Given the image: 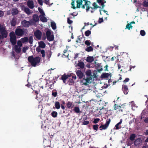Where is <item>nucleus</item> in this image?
Listing matches in <instances>:
<instances>
[{"instance_id":"f257e3e1","label":"nucleus","mask_w":148,"mask_h":148,"mask_svg":"<svg viewBox=\"0 0 148 148\" xmlns=\"http://www.w3.org/2000/svg\"><path fill=\"white\" fill-rule=\"evenodd\" d=\"M37 22V14H35L33 16L32 19L29 21L24 20L21 22V24L25 27H28L30 26L34 25L36 26Z\"/></svg>"},{"instance_id":"f03ea898","label":"nucleus","mask_w":148,"mask_h":148,"mask_svg":"<svg viewBox=\"0 0 148 148\" xmlns=\"http://www.w3.org/2000/svg\"><path fill=\"white\" fill-rule=\"evenodd\" d=\"M8 35V33L5 27L0 25V40L6 38Z\"/></svg>"},{"instance_id":"7ed1b4c3","label":"nucleus","mask_w":148,"mask_h":148,"mask_svg":"<svg viewBox=\"0 0 148 148\" xmlns=\"http://www.w3.org/2000/svg\"><path fill=\"white\" fill-rule=\"evenodd\" d=\"M10 41L12 45H14L16 43V38L15 34L13 31L10 32L9 34Z\"/></svg>"},{"instance_id":"20e7f679","label":"nucleus","mask_w":148,"mask_h":148,"mask_svg":"<svg viewBox=\"0 0 148 148\" xmlns=\"http://www.w3.org/2000/svg\"><path fill=\"white\" fill-rule=\"evenodd\" d=\"M28 61L33 66H36L37 64V57L34 58L33 56H29L28 58Z\"/></svg>"},{"instance_id":"39448f33","label":"nucleus","mask_w":148,"mask_h":148,"mask_svg":"<svg viewBox=\"0 0 148 148\" xmlns=\"http://www.w3.org/2000/svg\"><path fill=\"white\" fill-rule=\"evenodd\" d=\"M92 81V78H86V79H83L81 81L80 83L81 85H87L90 83Z\"/></svg>"},{"instance_id":"423d86ee","label":"nucleus","mask_w":148,"mask_h":148,"mask_svg":"<svg viewBox=\"0 0 148 148\" xmlns=\"http://www.w3.org/2000/svg\"><path fill=\"white\" fill-rule=\"evenodd\" d=\"M50 30H48L46 32V34L47 40L49 41H52L54 40V36Z\"/></svg>"},{"instance_id":"0eeeda50","label":"nucleus","mask_w":148,"mask_h":148,"mask_svg":"<svg viewBox=\"0 0 148 148\" xmlns=\"http://www.w3.org/2000/svg\"><path fill=\"white\" fill-rule=\"evenodd\" d=\"M114 110H116V114H117L120 112H122L123 111V107L121 106H119L116 104H115L114 106Z\"/></svg>"},{"instance_id":"6e6552de","label":"nucleus","mask_w":148,"mask_h":148,"mask_svg":"<svg viewBox=\"0 0 148 148\" xmlns=\"http://www.w3.org/2000/svg\"><path fill=\"white\" fill-rule=\"evenodd\" d=\"M23 30L20 28H17L15 31L16 35L17 36H22L24 34Z\"/></svg>"},{"instance_id":"1a4fd4ad","label":"nucleus","mask_w":148,"mask_h":148,"mask_svg":"<svg viewBox=\"0 0 148 148\" xmlns=\"http://www.w3.org/2000/svg\"><path fill=\"white\" fill-rule=\"evenodd\" d=\"M77 6L78 8H80L81 6L82 8V6L85 4V1L84 0H77L76 1Z\"/></svg>"},{"instance_id":"9d476101","label":"nucleus","mask_w":148,"mask_h":148,"mask_svg":"<svg viewBox=\"0 0 148 148\" xmlns=\"http://www.w3.org/2000/svg\"><path fill=\"white\" fill-rule=\"evenodd\" d=\"M110 123V120L108 121L104 125H101L100 127V130H105L106 129Z\"/></svg>"},{"instance_id":"9b49d317","label":"nucleus","mask_w":148,"mask_h":148,"mask_svg":"<svg viewBox=\"0 0 148 148\" xmlns=\"http://www.w3.org/2000/svg\"><path fill=\"white\" fill-rule=\"evenodd\" d=\"M45 14L39 15V18L41 21L43 22H46L47 21V19L45 16Z\"/></svg>"},{"instance_id":"f8f14e48","label":"nucleus","mask_w":148,"mask_h":148,"mask_svg":"<svg viewBox=\"0 0 148 148\" xmlns=\"http://www.w3.org/2000/svg\"><path fill=\"white\" fill-rule=\"evenodd\" d=\"M76 73L77 76L80 79L82 78L84 76L83 73L81 71L79 70H77Z\"/></svg>"},{"instance_id":"ddd939ff","label":"nucleus","mask_w":148,"mask_h":148,"mask_svg":"<svg viewBox=\"0 0 148 148\" xmlns=\"http://www.w3.org/2000/svg\"><path fill=\"white\" fill-rule=\"evenodd\" d=\"M71 75H64L62 76L61 79L63 81L64 83H66V80L68 78L71 77Z\"/></svg>"},{"instance_id":"4468645a","label":"nucleus","mask_w":148,"mask_h":148,"mask_svg":"<svg viewBox=\"0 0 148 148\" xmlns=\"http://www.w3.org/2000/svg\"><path fill=\"white\" fill-rule=\"evenodd\" d=\"M122 90L125 94H127L128 92V88L127 86L126 85H123Z\"/></svg>"},{"instance_id":"2eb2a0df","label":"nucleus","mask_w":148,"mask_h":148,"mask_svg":"<svg viewBox=\"0 0 148 148\" xmlns=\"http://www.w3.org/2000/svg\"><path fill=\"white\" fill-rule=\"evenodd\" d=\"M17 18L16 17H14L10 21L11 25L12 26H14L16 23Z\"/></svg>"},{"instance_id":"dca6fc26","label":"nucleus","mask_w":148,"mask_h":148,"mask_svg":"<svg viewBox=\"0 0 148 148\" xmlns=\"http://www.w3.org/2000/svg\"><path fill=\"white\" fill-rule=\"evenodd\" d=\"M141 142L142 140L140 138H138L135 141L134 144L136 146H138L140 145Z\"/></svg>"},{"instance_id":"f3484780","label":"nucleus","mask_w":148,"mask_h":148,"mask_svg":"<svg viewBox=\"0 0 148 148\" xmlns=\"http://www.w3.org/2000/svg\"><path fill=\"white\" fill-rule=\"evenodd\" d=\"M27 6L31 9L33 8L34 7V3L32 1L29 0L27 3Z\"/></svg>"},{"instance_id":"a211bd4d","label":"nucleus","mask_w":148,"mask_h":148,"mask_svg":"<svg viewBox=\"0 0 148 148\" xmlns=\"http://www.w3.org/2000/svg\"><path fill=\"white\" fill-rule=\"evenodd\" d=\"M75 65V66H79L81 69H83L84 67V64L82 62L79 61L78 63Z\"/></svg>"},{"instance_id":"6ab92c4d","label":"nucleus","mask_w":148,"mask_h":148,"mask_svg":"<svg viewBox=\"0 0 148 148\" xmlns=\"http://www.w3.org/2000/svg\"><path fill=\"white\" fill-rule=\"evenodd\" d=\"M18 12V10L16 8H12L11 10V14L13 16L17 14Z\"/></svg>"},{"instance_id":"aec40b11","label":"nucleus","mask_w":148,"mask_h":148,"mask_svg":"<svg viewBox=\"0 0 148 148\" xmlns=\"http://www.w3.org/2000/svg\"><path fill=\"white\" fill-rule=\"evenodd\" d=\"M14 49L15 52L17 53H19L21 51V49L20 47H18L17 45H14Z\"/></svg>"},{"instance_id":"412c9836","label":"nucleus","mask_w":148,"mask_h":148,"mask_svg":"<svg viewBox=\"0 0 148 148\" xmlns=\"http://www.w3.org/2000/svg\"><path fill=\"white\" fill-rule=\"evenodd\" d=\"M38 15H45V12L42 8L38 7Z\"/></svg>"},{"instance_id":"4be33fe9","label":"nucleus","mask_w":148,"mask_h":148,"mask_svg":"<svg viewBox=\"0 0 148 148\" xmlns=\"http://www.w3.org/2000/svg\"><path fill=\"white\" fill-rule=\"evenodd\" d=\"M95 57L93 56H88L86 58V61L89 62H92L95 59Z\"/></svg>"},{"instance_id":"5701e85b","label":"nucleus","mask_w":148,"mask_h":148,"mask_svg":"<svg viewBox=\"0 0 148 148\" xmlns=\"http://www.w3.org/2000/svg\"><path fill=\"white\" fill-rule=\"evenodd\" d=\"M39 47L42 48H44L45 47V44L42 41H41L38 42Z\"/></svg>"},{"instance_id":"b1692460","label":"nucleus","mask_w":148,"mask_h":148,"mask_svg":"<svg viewBox=\"0 0 148 148\" xmlns=\"http://www.w3.org/2000/svg\"><path fill=\"white\" fill-rule=\"evenodd\" d=\"M130 103L131 104L132 108V110H134L137 108V106L136 105L134 102L132 101Z\"/></svg>"},{"instance_id":"393cba45","label":"nucleus","mask_w":148,"mask_h":148,"mask_svg":"<svg viewBox=\"0 0 148 148\" xmlns=\"http://www.w3.org/2000/svg\"><path fill=\"white\" fill-rule=\"evenodd\" d=\"M51 26L52 29L53 30L56 29V23L55 22L52 20H51Z\"/></svg>"},{"instance_id":"a878e982","label":"nucleus","mask_w":148,"mask_h":148,"mask_svg":"<svg viewBox=\"0 0 148 148\" xmlns=\"http://www.w3.org/2000/svg\"><path fill=\"white\" fill-rule=\"evenodd\" d=\"M24 11L28 15L31 14L32 13V12H31L30 9L28 8H25Z\"/></svg>"},{"instance_id":"bb28decb","label":"nucleus","mask_w":148,"mask_h":148,"mask_svg":"<svg viewBox=\"0 0 148 148\" xmlns=\"http://www.w3.org/2000/svg\"><path fill=\"white\" fill-rule=\"evenodd\" d=\"M40 52V53L42 55V57L43 58H44L45 57V51L44 50H40V49H38V53Z\"/></svg>"},{"instance_id":"cd10ccee","label":"nucleus","mask_w":148,"mask_h":148,"mask_svg":"<svg viewBox=\"0 0 148 148\" xmlns=\"http://www.w3.org/2000/svg\"><path fill=\"white\" fill-rule=\"evenodd\" d=\"M66 106L68 108H72L73 107L74 105L72 102H68L66 103Z\"/></svg>"},{"instance_id":"c85d7f7f","label":"nucleus","mask_w":148,"mask_h":148,"mask_svg":"<svg viewBox=\"0 0 148 148\" xmlns=\"http://www.w3.org/2000/svg\"><path fill=\"white\" fill-rule=\"evenodd\" d=\"M123 121L122 119H120V121L117 123L115 125V127L116 128V129L118 130L119 129L121 128V127H119V125H120L122 123Z\"/></svg>"},{"instance_id":"c756f323","label":"nucleus","mask_w":148,"mask_h":148,"mask_svg":"<svg viewBox=\"0 0 148 148\" xmlns=\"http://www.w3.org/2000/svg\"><path fill=\"white\" fill-rule=\"evenodd\" d=\"M86 74L87 76V78H92L91 76V72L90 70H88L86 71Z\"/></svg>"},{"instance_id":"7c9ffc66","label":"nucleus","mask_w":148,"mask_h":148,"mask_svg":"<svg viewBox=\"0 0 148 148\" xmlns=\"http://www.w3.org/2000/svg\"><path fill=\"white\" fill-rule=\"evenodd\" d=\"M55 106L56 108L57 109H59L60 108V103L58 101L55 102Z\"/></svg>"},{"instance_id":"2f4dec72","label":"nucleus","mask_w":148,"mask_h":148,"mask_svg":"<svg viewBox=\"0 0 148 148\" xmlns=\"http://www.w3.org/2000/svg\"><path fill=\"white\" fill-rule=\"evenodd\" d=\"M21 40L22 43H24L28 41V38L27 37H25L21 39Z\"/></svg>"},{"instance_id":"473e14b6","label":"nucleus","mask_w":148,"mask_h":148,"mask_svg":"<svg viewBox=\"0 0 148 148\" xmlns=\"http://www.w3.org/2000/svg\"><path fill=\"white\" fill-rule=\"evenodd\" d=\"M133 27L130 23H128L126 26L125 29H128L129 30L132 29Z\"/></svg>"},{"instance_id":"72a5a7b5","label":"nucleus","mask_w":148,"mask_h":148,"mask_svg":"<svg viewBox=\"0 0 148 148\" xmlns=\"http://www.w3.org/2000/svg\"><path fill=\"white\" fill-rule=\"evenodd\" d=\"M46 85H47V86H50L51 87L53 85V82H51L49 80H46Z\"/></svg>"},{"instance_id":"f704fd0d","label":"nucleus","mask_w":148,"mask_h":148,"mask_svg":"<svg viewBox=\"0 0 148 148\" xmlns=\"http://www.w3.org/2000/svg\"><path fill=\"white\" fill-rule=\"evenodd\" d=\"M96 67L97 68V69L99 71H101L102 70V69L101 67V65L100 64H96Z\"/></svg>"},{"instance_id":"c9c22d12","label":"nucleus","mask_w":148,"mask_h":148,"mask_svg":"<svg viewBox=\"0 0 148 148\" xmlns=\"http://www.w3.org/2000/svg\"><path fill=\"white\" fill-rule=\"evenodd\" d=\"M42 34L41 32L38 30V40H40L41 39Z\"/></svg>"},{"instance_id":"e433bc0d","label":"nucleus","mask_w":148,"mask_h":148,"mask_svg":"<svg viewBox=\"0 0 148 148\" xmlns=\"http://www.w3.org/2000/svg\"><path fill=\"white\" fill-rule=\"evenodd\" d=\"M85 50L88 52L92 51L93 50V48L91 46H90L87 47Z\"/></svg>"},{"instance_id":"4c0bfd02","label":"nucleus","mask_w":148,"mask_h":148,"mask_svg":"<svg viewBox=\"0 0 148 148\" xmlns=\"http://www.w3.org/2000/svg\"><path fill=\"white\" fill-rule=\"evenodd\" d=\"M98 2L100 3L101 5L103 7L104 6V3H106V1H104V0H98Z\"/></svg>"},{"instance_id":"58836bf2","label":"nucleus","mask_w":148,"mask_h":148,"mask_svg":"<svg viewBox=\"0 0 148 148\" xmlns=\"http://www.w3.org/2000/svg\"><path fill=\"white\" fill-rule=\"evenodd\" d=\"M52 116L54 118L56 117L57 116L58 113L56 111H53L51 113Z\"/></svg>"},{"instance_id":"ea45409f","label":"nucleus","mask_w":148,"mask_h":148,"mask_svg":"<svg viewBox=\"0 0 148 148\" xmlns=\"http://www.w3.org/2000/svg\"><path fill=\"white\" fill-rule=\"evenodd\" d=\"M33 87L34 88H32V89L33 90V91L32 92V93L33 94H35V95L36 96L35 98L36 99H37V90H35V88L34 86H33Z\"/></svg>"},{"instance_id":"a19ab883","label":"nucleus","mask_w":148,"mask_h":148,"mask_svg":"<svg viewBox=\"0 0 148 148\" xmlns=\"http://www.w3.org/2000/svg\"><path fill=\"white\" fill-rule=\"evenodd\" d=\"M135 137V134H132L130 135V139L132 141H133L134 140Z\"/></svg>"},{"instance_id":"79ce46f5","label":"nucleus","mask_w":148,"mask_h":148,"mask_svg":"<svg viewBox=\"0 0 148 148\" xmlns=\"http://www.w3.org/2000/svg\"><path fill=\"white\" fill-rule=\"evenodd\" d=\"M29 42L30 44H32L33 42V37L32 36H31L29 37L28 39Z\"/></svg>"},{"instance_id":"37998d69","label":"nucleus","mask_w":148,"mask_h":148,"mask_svg":"<svg viewBox=\"0 0 148 148\" xmlns=\"http://www.w3.org/2000/svg\"><path fill=\"white\" fill-rule=\"evenodd\" d=\"M74 81L72 78H69L67 83L69 85H72L74 83Z\"/></svg>"},{"instance_id":"c03bdc74","label":"nucleus","mask_w":148,"mask_h":148,"mask_svg":"<svg viewBox=\"0 0 148 148\" xmlns=\"http://www.w3.org/2000/svg\"><path fill=\"white\" fill-rule=\"evenodd\" d=\"M74 110L77 113H79L80 112V109L79 108L77 107H75Z\"/></svg>"},{"instance_id":"a18cd8bd","label":"nucleus","mask_w":148,"mask_h":148,"mask_svg":"<svg viewBox=\"0 0 148 148\" xmlns=\"http://www.w3.org/2000/svg\"><path fill=\"white\" fill-rule=\"evenodd\" d=\"M91 34V32L89 30L86 31L85 32V35L87 36H89Z\"/></svg>"},{"instance_id":"49530a36","label":"nucleus","mask_w":148,"mask_h":148,"mask_svg":"<svg viewBox=\"0 0 148 148\" xmlns=\"http://www.w3.org/2000/svg\"><path fill=\"white\" fill-rule=\"evenodd\" d=\"M140 34L142 36H144L145 35L146 33L144 30H141L140 31Z\"/></svg>"},{"instance_id":"de8ad7c7","label":"nucleus","mask_w":148,"mask_h":148,"mask_svg":"<svg viewBox=\"0 0 148 148\" xmlns=\"http://www.w3.org/2000/svg\"><path fill=\"white\" fill-rule=\"evenodd\" d=\"M143 5L145 7L148 6V0H146L144 1Z\"/></svg>"},{"instance_id":"09e8293b","label":"nucleus","mask_w":148,"mask_h":148,"mask_svg":"<svg viewBox=\"0 0 148 148\" xmlns=\"http://www.w3.org/2000/svg\"><path fill=\"white\" fill-rule=\"evenodd\" d=\"M22 42L21 41V40H18L17 41V45L18 47L19 46V47H21L22 46Z\"/></svg>"},{"instance_id":"8fccbe9b","label":"nucleus","mask_w":148,"mask_h":148,"mask_svg":"<svg viewBox=\"0 0 148 148\" xmlns=\"http://www.w3.org/2000/svg\"><path fill=\"white\" fill-rule=\"evenodd\" d=\"M100 119L99 118H96L94 119L93 122L94 123H97L99 121Z\"/></svg>"},{"instance_id":"3c124183","label":"nucleus","mask_w":148,"mask_h":148,"mask_svg":"<svg viewBox=\"0 0 148 148\" xmlns=\"http://www.w3.org/2000/svg\"><path fill=\"white\" fill-rule=\"evenodd\" d=\"M72 1L71 3V5H72V7L74 9H75V1H73V0H72Z\"/></svg>"},{"instance_id":"603ef678","label":"nucleus","mask_w":148,"mask_h":148,"mask_svg":"<svg viewBox=\"0 0 148 148\" xmlns=\"http://www.w3.org/2000/svg\"><path fill=\"white\" fill-rule=\"evenodd\" d=\"M93 129L96 130H97L98 129V125H94L93 126Z\"/></svg>"},{"instance_id":"864d4df0","label":"nucleus","mask_w":148,"mask_h":148,"mask_svg":"<svg viewBox=\"0 0 148 148\" xmlns=\"http://www.w3.org/2000/svg\"><path fill=\"white\" fill-rule=\"evenodd\" d=\"M85 43L87 45H90V40H87L85 41Z\"/></svg>"},{"instance_id":"5fc2aeb1","label":"nucleus","mask_w":148,"mask_h":148,"mask_svg":"<svg viewBox=\"0 0 148 148\" xmlns=\"http://www.w3.org/2000/svg\"><path fill=\"white\" fill-rule=\"evenodd\" d=\"M103 18H99L98 21V22L99 23H101L103 22Z\"/></svg>"},{"instance_id":"6e6d98bb","label":"nucleus","mask_w":148,"mask_h":148,"mask_svg":"<svg viewBox=\"0 0 148 148\" xmlns=\"http://www.w3.org/2000/svg\"><path fill=\"white\" fill-rule=\"evenodd\" d=\"M57 95V92H52V95L54 97H56Z\"/></svg>"},{"instance_id":"4d7b16f0","label":"nucleus","mask_w":148,"mask_h":148,"mask_svg":"<svg viewBox=\"0 0 148 148\" xmlns=\"http://www.w3.org/2000/svg\"><path fill=\"white\" fill-rule=\"evenodd\" d=\"M89 122L88 121H84L83 122V124L84 125H87L89 124Z\"/></svg>"},{"instance_id":"13d9d810","label":"nucleus","mask_w":148,"mask_h":148,"mask_svg":"<svg viewBox=\"0 0 148 148\" xmlns=\"http://www.w3.org/2000/svg\"><path fill=\"white\" fill-rule=\"evenodd\" d=\"M38 2L40 5H42V4H43L42 0H38Z\"/></svg>"},{"instance_id":"bf43d9fd","label":"nucleus","mask_w":148,"mask_h":148,"mask_svg":"<svg viewBox=\"0 0 148 148\" xmlns=\"http://www.w3.org/2000/svg\"><path fill=\"white\" fill-rule=\"evenodd\" d=\"M67 22L69 24H71L73 22L72 21L70 20L69 18H67Z\"/></svg>"},{"instance_id":"052dcab7","label":"nucleus","mask_w":148,"mask_h":148,"mask_svg":"<svg viewBox=\"0 0 148 148\" xmlns=\"http://www.w3.org/2000/svg\"><path fill=\"white\" fill-rule=\"evenodd\" d=\"M28 49V48L27 47H24L23 48V51L24 53H25L26 51Z\"/></svg>"},{"instance_id":"680f3d73","label":"nucleus","mask_w":148,"mask_h":148,"mask_svg":"<svg viewBox=\"0 0 148 148\" xmlns=\"http://www.w3.org/2000/svg\"><path fill=\"white\" fill-rule=\"evenodd\" d=\"M46 36L45 33H44L42 35V39L43 40H45L46 39Z\"/></svg>"},{"instance_id":"e2e57ef3","label":"nucleus","mask_w":148,"mask_h":148,"mask_svg":"<svg viewBox=\"0 0 148 148\" xmlns=\"http://www.w3.org/2000/svg\"><path fill=\"white\" fill-rule=\"evenodd\" d=\"M4 13L3 11L0 10V17L3 16L4 15Z\"/></svg>"},{"instance_id":"0e129e2a","label":"nucleus","mask_w":148,"mask_h":148,"mask_svg":"<svg viewBox=\"0 0 148 148\" xmlns=\"http://www.w3.org/2000/svg\"><path fill=\"white\" fill-rule=\"evenodd\" d=\"M129 80L130 79L129 78H126L124 80L123 82H124V83H125V82H128L129 81Z\"/></svg>"},{"instance_id":"69168bd1","label":"nucleus","mask_w":148,"mask_h":148,"mask_svg":"<svg viewBox=\"0 0 148 148\" xmlns=\"http://www.w3.org/2000/svg\"><path fill=\"white\" fill-rule=\"evenodd\" d=\"M34 35L36 38H37V30H36L34 32Z\"/></svg>"},{"instance_id":"338daca9","label":"nucleus","mask_w":148,"mask_h":148,"mask_svg":"<svg viewBox=\"0 0 148 148\" xmlns=\"http://www.w3.org/2000/svg\"><path fill=\"white\" fill-rule=\"evenodd\" d=\"M77 12H74L72 14V15L73 16H76L77 15Z\"/></svg>"},{"instance_id":"774afa93","label":"nucleus","mask_w":148,"mask_h":148,"mask_svg":"<svg viewBox=\"0 0 148 148\" xmlns=\"http://www.w3.org/2000/svg\"><path fill=\"white\" fill-rule=\"evenodd\" d=\"M145 121L147 123H148V117H147L145 119Z\"/></svg>"}]
</instances>
